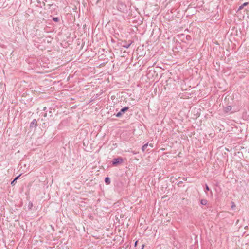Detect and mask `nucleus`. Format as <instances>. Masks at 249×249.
<instances>
[{"label": "nucleus", "instance_id": "nucleus-1", "mask_svg": "<svg viewBox=\"0 0 249 249\" xmlns=\"http://www.w3.org/2000/svg\"><path fill=\"white\" fill-rule=\"evenodd\" d=\"M123 159L121 157H118L117 158L113 159L112 161V165L114 166H117L119 164H121L123 162Z\"/></svg>", "mask_w": 249, "mask_h": 249}, {"label": "nucleus", "instance_id": "nucleus-2", "mask_svg": "<svg viewBox=\"0 0 249 249\" xmlns=\"http://www.w3.org/2000/svg\"><path fill=\"white\" fill-rule=\"evenodd\" d=\"M37 126V123L36 119H34L30 124V127L31 128H36Z\"/></svg>", "mask_w": 249, "mask_h": 249}, {"label": "nucleus", "instance_id": "nucleus-3", "mask_svg": "<svg viewBox=\"0 0 249 249\" xmlns=\"http://www.w3.org/2000/svg\"><path fill=\"white\" fill-rule=\"evenodd\" d=\"M248 4H249V2H245V3H244L242 5H241V6H240L239 7L237 11H240L241 10L243 9V8L244 7L247 6Z\"/></svg>", "mask_w": 249, "mask_h": 249}, {"label": "nucleus", "instance_id": "nucleus-4", "mask_svg": "<svg viewBox=\"0 0 249 249\" xmlns=\"http://www.w3.org/2000/svg\"><path fill=\"white\" fill-rule=\"evenodd\" d=\"M129 109V107H125L123 108H122L120 111L122 114L124 113L126 111H127Z\"/></svg>", "mask_w": 249, "mask_h": 249}, {"label": "nucleus", "instance_id": "nucleus-5", "mask_svg": "<svg viewBox=\"0 0 249 249\" xmlns=\"http://www.w3.org/2000/svg\"><path fill=\"white\" fill-rule=\"evenodd\" d=\"M132 42L131 41H130V42L128 44L126 43V42H125L123 45H122V47L125 48H128L131 44Z\"/></svg>", "mask_w": 249, "mask_h": 249}, {"label": "nucleus", "instance_id": "nucleus-6", "mask_svg": "<svg viewBox=\"0 0 249 249\" xmlns=\"http://www.w3.org/2000/svg\"><path fill=\"white\" fill-rule=\"evenodd\" d=\"M231 107L230 106H227L225 108H224V111L225 112H229L230 111H231Z\"/></svg>", "mask_w": 249, "mask_h": 249}, {"label": "nucleus", "instance_id": "nucleus-7", "mask_svg": "<svg viewBox=\"0 0 249 249\" xmlns=\"http://www.w3.org/2000/svg\"><path fill=\"white\" fill-rule=\"evenodd\" d=\"M148 143H147L145 144L144 145H143L142 146V150L143 152H144L146 150V148L148 147Z\"/></svg>", "mask_w": 249, "mask_h": 249}, {"label": "nucleus", "instance_id": "nucleus-8", "mask_svg": "<svg viewBox=\"0 0 249 249\" xmlns=\"http://www.w3.org/2000/svg\"><path fill=\"white\" fill-rule=\"evenodd\" d=\"M105 182L107 184H109L110 183V180L108 177H106L105 179Z\"/></svg>", "mask_w": 249, "mask_h": 249}, {"label": "nucleus", "instance_id": "nucleus-9", "mask_svg": "<svg viewBox=\"0 0 249 249\" xmlns=\"http://www.w3.org/2000/svg\"><path fill=\"white\" fill-rule=\"evenodd\" d=\"M200 202L202 205H206L208 203V201L206 199H202Z\"/></svg>", "mask_w": 249, "mask_h": 249}, {"label": "nucleus", "instance_id": "nucleus-10", "mask_svg": "<svg viewBox=\"0 0 249 249\" xmlns=\"http://www.w3.org/2000/svg\"><path fill=\"white\" fill-rule=\"evenodd\" d=\"M53 20L55 22H58L59 21V18L58 17H53Z\"/></svg>", "mask_w": 249, "mask_h": 249}, {"label": "nucleus", "instance_id": "nucleus-11", "mask_svg": "<svg viewBox=\"0 0 249 249\" xmlns=\"http://www.w3.org/2000/svg\"><path fill=\"white\" fill-rule=\"evenodd\" d=\"M122 113H121V112L120 111L118 113H117L116 114V116L117 117H120L122 115Z\"/></svg>", "mask_w": 249, "mask_h": 249}, {"label": "nucleus", "instance_id": "nucleus-12", "mask_svg": "<svg viewBox=\"0 0 249 249\" xmlns=\"http://www.w3.org/2000/svg\"><path fill=\"white\" fill-rule=\"evenodd\" d=\"M205 189H206V191H209L210 190V188H209V186L207 184H206Z\"/></svg>", "mask_w": 249, "mask_h": 249}, {"label": "nucleus", "instance_id": "nucleus-13", "mask_svg": "<svg viewBox=\"0 0 249 249\" xmlns=\"http://www.w3.org/2000/svg\"><path fill=\"white\" fill-rule=\"evenodd\" d=\"M231 203H232L231 208H232V209H233L234 207H235V204L233 202H232Z\"/></svg>", "mask_w": 249, "mask_h": 249}, {"label": "nucleus", "instance_id": "nucleus-14", "mask_svg": "<svg viewBox=\"0 0 249 249\" xmlns=\"http://www.w3.org/2000/svg\"><path fill=\"white\" fill-rule=\"evenodd\" d=\"M16 181V178L14 179V180L12 181V182H11V184L12 185H14V182Z\"/></svg>", "mask_w": 249, "mask_h": 249}, {"label": "nucleus", "instance_id": "nucleus-15", "mask_svg": "<svg viewBox=\"0 0 249 249\" xmlns=\"http://www.w3.org/2000/svg\"><path fill=\"white\" fill-rule=\"evenodd\" d=\"M138 241H136L135 242V244H134V246H135V247H136V246H137V244H138Z\"/></svg>", "mask_w": 249, "mask_h": 249}, {"label": "nucleus", "instance_id": "nucleus-16", "mask_svg": "<svg viewBox=\"0 0 249 249\" xmlns=\"http://www.w3.org/2000/svg\"><path fill=\"white\" fill-rule=\"evenodd\" d=\"M21 175V174H20L18 176H17V180L20 177Z\"/></svg>", "mask_w": 249, "mask_h": 249}, {"label": "nucleus", "instance_id": "nucleus-17", "mask_svg": "<svg viewBox=\"0 0 249 249\" xmlns=\"http://www.w3.org/2000/svg\"><path fill=\"white\" fill-rule=\"evenodd\" d=\"M144 245L142 244V249H144Z\"/></svg>", "mask_w": 249, "mask_h": 249}, {"label": "nucleus", "instance_id": "nucleus-18", "mask_svg": "<svg viewBox=\"0 0 249 249\" xmlns=\"http://www.w3.org/2000/svg\"><path fill=\"white\" fill-rule=\"evenodd\" d=\"M182 183V181H180L178 184V185L179 186L180 184H181Z\"/></svg>", "mask_w": 249, "mask_h": 249}, {"label": "nucleus", "instance_id": "nucleus-19", "mask_svg": "<svg viewBox=\"0 0 249 249\" xmlns=\"http://www.w3.org/2000/svg\"><path fill=\"white\" fill-rule=\"evenodd\" d=\"M47 116V113H45L44 114V117H46Z\"/></svg>", "mask_w": 249, "mask_h": 249}]
</instances>
